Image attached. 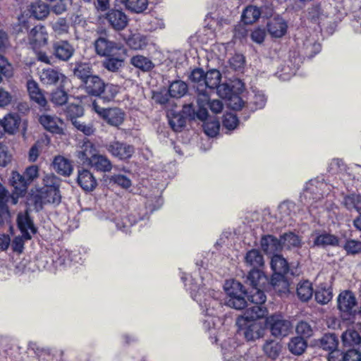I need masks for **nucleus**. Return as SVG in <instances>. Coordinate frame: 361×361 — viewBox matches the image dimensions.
Returning a JSON list of instances; mask_svg holds the SVG:
<instances>
[{
	"label": "nucleus",
	"mask_w": 361,
	"mask_h": 361,
	"mask_svg": "<svg viewBox=\"0 0 361 361\" xmlns=\"http://www.w3.org/2000/svg\"><path fill=\"white\" fill-rule=\"evenodd\" d=\"M8 191L0 183V226L11 229V214L7 206Z\"/></svg>",
	"instance_id": "nucleus-14"
},
{
	"label": "nucleus",
	"mask_w": 361,
	"mask_h": 361,
	"mask_svg": "<svg viewBox=\"0 0 361 361\" xmlns=\"http://www.w3.org/2000/svg\"><path fill=\"white\" fill-rule=\"evenodd\" d=\"M245 262L247 266L252 269H259L264 266V257L259 250L252 249L245 256Z\"/></svg>",
	"instance_id": "nucleus-37"
},
{
	"label": "nucleus",
	"mask_w": 361,
	"mask_h": 361,
	"mask_svg": "<svg viewBox=\"0 0 361 361\" xmlns=\"http://www.w3.org/2000/svg\"><path fill=\"white\" fill-rule=\"evenodd\" d=\"M39 122L46 130L51 133H60L62 130L59 126V123L62 124V121L56 116L42 114L39 118Z\"/></svg>",
	"instance_id": "nucleus-28"
},
{
	"label": "nucleus",
	"mask_w": 361,
	"mask_h": 361,
	"mask_svg": "<svg viewBox=\"0 0 361 361\" xmlns=\"http://www.w3.org/2000/svg\"><path fill=\"white\" fill-rule=\"evenodd\" d=\"M296 332L299 336L302 338H310L312 336L313 330L310 324L305 321H300L298 323L296 328Z\"/></svg>",
	"instance_id": "nucleus-62"
},
{
	"label": "nucleus",
	"mask_w": 361,
	"mask_h": 361,
	"mask_svg": "<svg viewBox=\"0 0 361 361\" xmlns=\"http://www.w3.org/2000/svg\"><path fill=\"white\" fill-rule=\"evenodd\" d=\"M127 50L126 48L123 51H118L109 56L104 57L102 61V66L109 72L117 73L125 66Z\"/></svg>",
	"instance_id": "nucleus-13"
},
{
	"label": "nucleus",
	"mask_w": 361,
	"mask_h": 361,
	"mask_svg": "<svg viewBox=\"0 0 361 361\" xmlns=\"http://www.w3.org/2000/svg\"><path fill=\"white\" fill-rule=\"evenodd\" d=\"M51 100L56 105H63L68 100V94L62 89H57L51 93Z\"/></svg>",
	"instance_id": "nucleus-64"
},
{
	"label": "nucleus",
	"mask_w": 361,
	"mask_h": 361,
	"mask_svg": "<svg viewBox=\"0 0 361 361\" xmlns=\"http://www.w3.org/2000/svg\"><path fill=\"white\" fill-rule=\"evenodd\" d=\"M40 197L44 204L58 205L61 201V195L59 189H41Z\"/></svg>",
	"instance_id": "nucleus-39"
},
{
	"label": "nucleus",
	"mask_w": 361,
	"mask_h": 361,
	"mask_svg": "<svg viewBox=\"0 0 361 361\" xmlns=\"http://www.w3.org/2000/svg\"><path fill=\"white\" fill-rule=\"evenodd\" d=\"M314 297L317 302L324 305L331 300L332 292L329 288L319 287L316 290Z\"/></svg>",
	"instance_id": "nucleus-60"
},
{
	"label": "nucleus",
	"mask_w": 361,
	"mask_h": 361,
	"mask_svg": "<svg viewBox=\"0 0 361 361\" xmlns=\"http://www.w3.org/2000/svg\"><path fill=\"white\" fill-rule=\"evenodd\" d=\"M267 289V287L252 288L250 295L247 293V300L252 304L263 305L267 298L264 291Z\"/></svg>",
	"instance_id": "nucleus-49"
},
{
	"label": "nucleus",
	"mask_w": 361,
	"mask_h": 361,
	"mask_svg": "<svg viewBox=\"0 0 361 361\" xmlns=\"http://www.w3.org/2000/svg\"><path fill=\"white\" fill-rule=\"evenodd\" d=\"M260 247L267 255H275L283 249V243L280 238L271 234L263 235L260 239Z\"/></svg>",
	"instance_id": "nucleus-16"
},
{
	"label": "nucleus",
	"mask_w": 361,
	"mask_h": 361,
	"mask_svg": "<svg viewBox=\"0 0 361 361\" xmlns=\"http://www.w3.org/2000/svg\"><path fill=\"white\" fill-rule=\"evenodd\" d=\"M130 64L143 72H149L155 66L150 59L140 54L133 56L130 59Z\"/></svg>",
	"instance_id": "nucleus-41"
},
{
	"label": "nucleus",
	"mask_w": 361,
	"mask_h": 361,
	"mask_svg": "<svg viewBox=\"0 0 361 361\" xmlns=\"http://www.w3.org/2000/svg\"><path fill=\"white\" fill-rule=\"evenodd\" d=\"M126 8L134 13H140L147 9V0H123Z\"/></svg>",
	"instance_id": "nucleus-52"
},
{
	"label": "nucleus",
	"mask_w": 361,
	"mask_h": 361,
	"mask_svg": "<svg viewBox=\"0 0 361 361\" xmlns=\"http://www.w3.org/2000/svg\"><path fill=\"white\" fill-rule=\"evenodd\" d=\"M89 166L93 168L97 171L109 172L113 167L111 161L106 155L97 153L92 161L88 164Z\"/></svg>",
	"instance_id": "nucleus-26"
},
{
	"label": "nucleus",
	"mask_w": 361,
	"mask_h": 361,
	"mask_svg": "<svg viewBox=\"0 0 361 361\" xmlns=\"http://www.w3.org/2000/svg\"><path fill=\"white\" fill-rule=\"evenodd\" d=\"M286 21L280 16L274 17L267 23V30L270 35L275 38L283 37L287 32Z\"/></svg>",
	"instance_id": "nucleus-20"
},
{
	"label": "nucleus",
	"mask_w": 361,
	"mask_h": 361,
	"mask_svg": "<svg viewBox=\"0 0 361 361\" xmlns=\"http://www.w3.org/2000/svg\"><path fill=\"white\" fill-rule=\"evenodd\" d=\"M10 183L14 188V192L18 196L24 195L27 190V185L30 184L23 175H21L16 171H13L12 173Z\"/></svg>",
	"instance_id": "nucleus-29"
},
{
	"label": "nucleus",
	"mask_w": 361,
	"mask_h": 361,
	"mask_svg": "<svg viewBox=\"0 0 361 361\" xmlns=\"http://www.w3.org/2000/svg\"><path fill=\"white\" fill-rule=\"evenodd\" d=\"M27 87L31 100L37 104L42 110H47V101L38 84L34 80H29L27 83Z\"/></svg>",
	"instance_id": "nucleus-24"
},
{
	"label": "nucleus",
	"mask_w": 361,
	"mask_h": 361,
	"mask_svg": "<svg viewBox=\"0 0 361 361\" xmlns=\"http://www.w3.org/2000/svg\"><path fill=\"white\" fill-rule=\"evenodd\" d=\"M312 286L309 281H305L298 283L297 286V295L302 301H308L312 298Z\"/></svg>",
	"instance_id": "nucleus-51"
},
{
	"label": "nucleus",
	"mask_w": 361,
	"mask_h": 361,
	"mask_svg": "<svg viewBox=\"0 0 361 361\" xmlns=\"http://www.w3.org/2000/svg\"><path fill=\"white\" fill-rule=\"evenodd\" d=\"M66 78L64 74L59 70L48 68L40 73V80L43 84L56 85L61 83Z\"/></svg>",
	"instance_id": "nucleus-21"
},
{
	"label": "nucleus",
	"mask_w": 361,
	"mask_h": 361,
	"mask_svg": "<svg viewBox=\"0 0 361 361\" xmlns=\"http://www.w3.org/2000/svg\"><path fill=\"white\" fill-rule=\"evenodd\" d=\"M80 86L85 92L93 97H97L105 102L112 101L119 92V87L111 83H105L98 75H93Z\"/></svg>",
	"instance_id": "nucleus-1"
},
{
	"label": "nucleus",
	"mask_w": 361,
	"mask_h": 361,
	"mask_svg": "<svg viewBox=\"0 0 361 361\" xmlns=\"http://www.w3.org/2000/svg\"><path fill=\"white\" fill-rule=\"evenodd\" d=\"M204 286L198 288L196 286L190 288L191 297L200 305L206 315L213 316L214 311L221 307V302L219 298L221 293L214 290H207Z\"/></svg>",
	"instance_id": "nucleus-3"
},
{
	"label": "nucleus",
	"mask_w": 361,
	"mask_h": 361,
	"mask_svg": "<svg viewBox=\"0 0 361 361\" xmlns=\"http://www.w3.org/2000/svg\"><path fill=\"white\" fill-rule=\"evenodd\" d=\"M337 303L340 311L350 313L356 305V299L351 291L345 290L339 294Z\"/></svg>",
	"instance_id": "nucleus-25"
},
{
	"label": "nucleus",
	"mask_w": 361,
	"mask_h": 361,
	"mask_svg": "<svg viewBox=\"0 0 361 361\" xmlns=\"http://www.w3.org/2000/svg\"><path fill=\"white\" fill-rule=\"evenodd\" d=\"M19 124L20 120L18 116L8 114L3 120L0 119V128H3L4 131L9 134H13Z\"/></svg>",
	"instance_id": "nucleus-45"
},
{
	"label": "nucleus",
	"mask_w": 361,
	"mask_h": 361,
	"mask_svg": "<svg viewBox=\"0 0 361 361\" xmlns=\"http://www.w3.org/2000/svg\"><path fill=\"white\" fill-rule=\"evenodd\" d=\"M188 85L180 80L173 81L169 87V94L171 97L180 98L188 92Z\"/></svg>",
	"instance_id": "nucleus-48"
},
{
	"label": "nucleus",
	"mask_w": 361,
	"mask_h": 361,
	"mask_svg": "<svg viewBox=\"0 0 361 361\" xmlns=\"http://www.w3.org/2000/svg\"><path fill=\"white\" fill-rule=\"evenodd\" d=\"M98 37L94 42L95 53L102 57L109 56L118 51H123L125 47L110 40L107 31L102 29L97 31Z\"/></svg>",
	"instance_id": "nucleus-7"
},
{
	"label": "nucleus",
	"mask_w": 361,
	"mask_h": 361,
	"mask_svg": "<svg viewBox=\"0 0 361 361\" xmlns=\"http://www.w3.org/2000/svg\"><path fill=\"white\" fill-rule=\"evenodd\" d=\"M253 95L251 97L250 102H247L246 109L250 111H255L264 107L267 102V97L262 91H252Z\"/></svg>",
	"instance_id": "nucleus-36"
},
{
	"label": "nucleus",
	"mask_w": 361,
	"mask_h": 361,
	"mask_svg": "<svg viewBox=\"0 0 361 361\" xmlns=\"http://www.w3.org/2000/svg\"><path fill=\"white\" fill-rule=\"evenodd\" d=\"M65 114L67 118L73 124L74 121H78L77 118L83 115V108L80 105L71 104L66 106Z\"/></svg>",
	"instance_id": "nucleus-57"
},
{
	"label": "nucleus",
	"mask_w": 361,
	"mask_h": 361,
	"mask_svg": "<svg viewBox=\"0 0 361 361\" xmlns=\"http://www.w3.org/2000/svg\"><path fill=\"white\" fill-rule=\"evenodd\" d=\"M317 345L324 350L331 352L338 348V339L334 334H326L317 341Z\"/></svg>",
	"instance_id": "nucleus-38"
},
{
	"label": "nucleus",
	"mask_w": 361,
	"mask_h": 361,
	"mask_svg": "<svg viewBox=\"0 0 361 361\" xmlns=\"http://www.w3.org/2000/svg\"><path fill=\"white\" fill-rule=\"evenodd\" d=\"M221 79V74L219 71L216 69H212L205 73L204 75V85L203 94L208 95L207 89L214 90L220 83Z\"/></svg>",
	"instance_id": "nucleus-33"
},
{
	"label": "nucleus",
	"mask_w": 361,
	"mask_h": 361,
	"mask_svg": "<svg viewBox=\"0 0 361 361\" xmlns=\"http://www.w3.org/2000/svg\"><path fill=\"white\" fill-rule=\"evenodd\" d=\"M327 184L323 180L318 179L310 180L306 183V186L300 198L302 203L308 207L317 208L318 205L314 204L320 201L324 195Z\"/></svg>",
	"instance_id": "nucleus-5"
},
{
	"label": "nucleus",
	"mask_w": 361,
	"mask_h": 361,
	"mask_svg": "<svg viewBox=\"0 0 361 361\" xmlns=\"http://www.w3.org/2000/svg\"><path fill=\"white\" fill-rule=\"evenodd\" d=\"M342 341L345 346H355L360 342V336L353 329H348L341 336Z\"/></svg>",
	"instance_id": "nucleus-53"
},
{
	"label": "nucleus",
	"mask_w": 361,
	"mask_h": 361,
	"mask_svg": "<svg viewBox=\"0 0 361 361\" xmlns=\"http://www.w3.org/2000/svg\"><path fill=\"white\" fill-rule=\"evenodd\" d=\"M98 153L94 145L90 140L84 141L76 152V156L83 165H88Z\"/></svg>",
	"instance_id": "nucleus-18"
},
{
	"label": "nucleus",
	"mask_w": 361,
	"mask_h": 361,
	"mask_svg": "<svg viewBox=\"0 0 361 361\" xmlns=\"http://www.w3.org/2000/svg\"><path fill=\"white\" fill-rule=\"evenodd\" d=\"M75 48L66 40H61L53 44L52 54L61 61H68L74 54Z\"/></svg>",
	"instance_id": "nucleus-17"
},
{
	"label": "nucleus",
	"mask_w": 361,
	"mask_h": 361,
	"mask_svg": "<svg viewBox=\"0 0 361 361\" xmlns=\"http://www.w3.org/2000/svg\"><path fill=\"white\" fill-rule=\"evenodd\" d=\"M321 51V45L312 37H307L303 41L300 52L308 58H312Z\"/></svg>",
	"instance_id": "nucleus-43"
},
{
	"label": "nucleus",
	"mask_w": 361,
	"mask_h": 361,
	"mask_svg": "<svg viewBox=\"0 0 361 361\" xmlns=\"http://www.w3.org/2000/svg\"><path fill=\"white\" fill-rule=\"evenodd\" d=\"M73 73L75 77L80 80V85L93 75L92 66L87 63H77L73 68Z\"/></svg>",
	"instance_id": "nucleus-46"
},
{
	"label": "nucleus",
	"mask_w": 361,
	"mask_h": 361,
	"mask_svg": "<svg viewBox=\"0 0 361 361\" xmlns=\"http://www.w3.org/2000/svg\"><path fill=\"white\" fill-rule=\"evenodd\" d=\"M52 165L54 171L64 177L70 176L73 170L71 161L62 156L55 157Z\"/></svg>",
	"instance_id": "nucleus-27"
},
{
	"label": "nucleus",
	"mask_w": 361,
	"mask_h": 361,
	"mask_svg": "<svg viewBox=\"0 0 361 361\" xmlns=\"http://www.w3.org/2000/svg\"><path fill=\"white\" fill-rule=\"evenodd\" d=\"M266 324L271 335L276 338L286 336L292 326L290 322L284 319L283 316L280 314H274L267 317Z\"/></svg>",
	"instance_id": "nucleus-10"
},
{
	"label": "nucleus",
	"mask_w": 361,
	"mask_h": 361,
	"mask_svg": "<svg viewBox=\"0 0 361 361\" xmlns=\"http://www.w3.org/2000/svg\"><path fill=\"white\" fill-rule=\"evenodd\" d=\"M61 180L56 175L47 174L43 178V187L42 189H59L60 188Z\"/></svg>",
	"instance_id": "nucleus-61"
},
{
	"label": "nucleus",
	"mask_w": 361,
	"mask_h": 361,
	"mask_svg": "<svg viewBox=\"0 0 361 361\" xmlns=\"http://www.w3.org/2000/svg\"><path fill=\"white\" fill-rule=\"evenodd\" d=\"M281 240L283 243V247H286L288 249H290L291 247H298L300 246L299 237L292 232L286 233L282 235Z\"/></svg>",
	"instance_id": "nucleus-55"
},
{
	"label": "nucleus",
	"mask_w": 361,
	"mask_h": 361,
	"mask_svg": "<svg viewBox=\"0 0 361 361\" xmlns=\"http://www.w3.org/2000/svg\"><path fill=\"white\" fill-rule=\"evenodd\" d=\"M103 146L111 157L120 161L130 159L135 152L133 145L116 138L106 142Z\"/></svg>",
	"instance_id": "nucleus-6"
},
{
	"label": "nucleus",
	"mask_w": 361,
	"mask_h": 361,
	"mask_svg": "<svg viewBox=\"0 0 361 361\" xmlns=\"http://www.w3.org/2000/svg\"><path fill=\"white\" fill-rule=\"evenodd\" d=\"M92 109L110 126L118 127L124 121L125 113L120 108H103L96 102L92 103Z\"/></svg>",
	"instance_id": "nucleus-9"
},
{
	"label": "nucleus",
	"mask_w": 361,
	"mask_h": 361,
	"mask_svg": "<svg viewBox=\"0 0 361 361\" xmlns=\"http://www.w3.org/2000/svg\"><path fill=\"white\" fill-rule=\"evenodd\" d=\"M261 11L257 6H249L243 11L242 20L245 24H252L259 19Z\"/></svg>",
	"instance_id": "nucleus-50"
},
{
	"label": "nucleus",
	"mask_w": 361,
	"mask_h": 361,
	"mask_svg": "<svg viewBox=\"0 0 361 361\" xmlns=\"http://www.w3.org/2000/svg\"><path fill=\"white\" fill-rule=\"evenodd\" d=\"M48 32L42 25H37L28 33V43L33 51L40 49L47 44Z\"/></svg>",
	"instance_id": "nucleus-12"
},
{
	"label": "nucleus",
	"mask_w": 361,
	"mask_h": 361,
	"mask_svg": "<svg viewBox=\"0 0 361 361\" xmlns=\"http://www.w3.org/2000/svg\"><path fill=\"white\" fill-rule=\"evenodd\" d=\"M264 353L273 359L277 357L281 350V345L274 340L267 341L263 346Z\"/></svg>",
	"instance_id": "nucleus-54"
},
{
	"label": "nucleus",
	"mask_w": 361,
	"mask_h": 361,
	"mask_svg": "<svg viewBox=\"0 0 361 361\" xmlns=\"http://www.w3.org/2000/svg\"><path fill=\"white\" fill-rule=\"evenodd\" d=\"M109 25L115 30H122L128 25V18L126 13L120 9H110L105 16Z\"/></svg>",
	"instance_id": "nucleus-15"
},
{
	"label": "nucleus",
	"mask_w": 361,
	"mask_h": 361,
	"mask_svg": "<svg viewBox=\"0 0 361 361\" xmlns=\"http://www.w3.org/2000/svg\"><path fill=\"white\" fill-rule=\"evenodd\" d=\"M361 202V197L356 195H348L344 198L343 204L348 210L355 209L357 212V209H361L359 205Z\"/></svg>",
	"instance_id": "nucleus-63"
},
{
	"label": "nucleus",
	"mask_w": 361,
	"mask_h": 361,
	"mask_svg": "<svg viewBox=\"0 0 361 361\" xmlns=\"http://www.w3.org/2000/svg\"><path fill=\"white\" fill-rule=\"evenodd\" d=\"M203 121V129L205 134L209 137H214L219 133L220 123L218 120L214 118L210 121L204 120Z\"/></svg>",
	"instance_id": "nucleus-58"
},
{
	"label": "nucleus",
	"mask_w": 361,
	"mask_h": 361,
	"mask_svg": "<svg viewBox=\"0 0 361 361\" xmlns=\"http://www.w3.org/2000/svg\"><path fill=\"white\" fill-rule=\"evenodd\" d=\"M246 282L252 288H266L269 284V279L260 269H252L247 276Z\"/></svg>",
	"instance_id": "nucleus-22"
},
{
	"label": "nucleus",
	"mask_w": 361,
	"mask_h": 361,
	"mask_svg": "<svg viewBox=\"0 0 361 361\" xmlns=\"http://www.w3.org/2000/svg\"><path fill=\"white\" fill-rule=\"evenodd\" d=\"M187 120L185 116L179 112L173 114L169 122L173 130L180 131L182 128L185 126Z\"/></svg>",
	"instance_id": "nucleus-56"
},
{
	"label": "nucleus",
	"mask_w": 361,
	"mask_h": 361,
	"mask_svg": "<svg viewBox=\"0 0 361 361\" xmlns=\"http://www.w3.org/2000/svg\"><path fill=\"white\" fill-rule=\"evenodd\" d=\"M125 42L130 49L140 50L147 46L149 38L147 36L142 34L134 33L130 35L127 38H125Z\"/></svg>",
	"instance_id": "nucleus-32"
},
{
	"label": "nucleus",
	"mask_w": 361,
	"mask_h": 361,
	"mask_svg": "<svg viewBox=\"0 0 361 361\" xmlns=\"http://www.w3.org/2000/svg\"><path fill=\"white\" fill-rule=\"evenodd\" d=\"M30 11L35 18L42 20L49 15L50 9L46 3L37 0L31 4Z\"/></svg>",
	"instance_id": "nucleus-40"
},
{
	"label": "nucleus",
	"mask_w": 361,
	"mask_h": 361,
	"mask_svg": "<svg viewBox=\"0 0 361 361\" xmlns=\"http://www.w3.org/2000/svg\"><path fill=\"white\" fill-rule=\"evenodd\" d=\"M307 347V341L301 336L292 338L288 343V349L295 355H302Z\"/></svg>",
	"instance_id": "nucleus-47"
},
{
	"label": "nucleus",
	"mask_w": 361,
	"mask_h": 361,
	"mask_svg": "<svg viewBox=\"0 0 361 361\" xmlns=\"http://www.w3.org/2000/svg\"><path fill=\"white\" fill-rule=\"evenodd\" d=\"M267 288H272L281 296L289 292L288 281L284 278V276L281 275H273Z\"/></svg>",
	"instance_id": "nucleus-30"
},
{
	"label": "nucleus",
	"mask_w": 361,
	"mask_h": 361,
	"mask_svg": "<svg viewBox=\"0 0 361 361\" xmlns=\"http://www.w3.org/2000/svg\"><path fill=\"white\" fill-rule=\"evenodd\" d=\"M338 245L337 236L326 231L317 235L314 240V245L326 247L327 246H336Z\"/></svg>",
	"instance_id": "nucleus-42"
},
{
	"label": "nucleus",
	"mask_w": 361,
	"mask_h": 361,
	"mask_svg": "<svg viewBox=\"0 0 361 361\" xmlns=\"http://www.w3.org/2000/svg\"><path fill=\"white\" fill-rule=\"evenodd\" d=\"M271 267L274 271V275L284 276L288 274L289 267L287 261L280 255L275 254L271 257Z\"/></svg>",
	"instance_id": "nucleus-35"
},
{
	"label": "nucleus",
	"mask_w": 361,
	"mask_h": 361,
	"mask_svg": "<svg viewBox=\"0 0 361 361\" xmlns=\"http://www.w3.org/2000/svg\"><path fill=\"white\" fill-rule=\"evenodd\" d=\"M163 201L160 196H155L148 199L145 202V208H139V211H134L128 216L121 218L116 223L118 229L127 233L130 232V228L138 221L142 220L147 215L148 212L150 213L158 209L162 204Z\"/></svg>",
	"instance_id": "nucleus-2"
},
{
	"label": "nucleus",
	"mask_w": 361,
	"mask_h": 361,
	"mask_svg": "<svg viewBox=\"0 0 361 361\" xmlns=\"http://www.w3.org/2000/svg\"><path fill=\"white\" fill-rule=\"evenodd\" d=\"M208 95L203 94V97L197 96V103L198 106V110L195 109L192 104H188L183 106L182 111H180L183 115L188 120H195L196 118L200 121L207 120L208 117L207 108L206 104L208 103Z\"/></svg>",
	"instance_id": "nucleus-11"
},
{
	"label": "nucleus",
	"mask_w": 361,
	"mask_h": 361,
	"mask_svg": "<svg viewBox=\"0 0 361 361\" xmlns=\"http://www.w3.org/2000/svg\"><path fill=\"white\" fill-rule=\"evenodd\" d=\"M204 75V71L202 68H200L193 69L189 75V80L192 82L193 87L196 89L198 96H201L202 97L205 82Z\"/></svg>",
	"instance_id": "nucleus-31"
},
{
	"label": "nucleus",
	"mask_w": 361,
	"mask_h": 361,
	"mask_svg": "<svg viewBox=\"0 0 361 361\" xmlns=\"http://www.w3.org/2000/svg\"><path fill=\"white\" fill-rule=\"evenodd\" d=\"M77 182L85 191H92L97 185V182L93 174L87 169H79Z\"/></svg>",
	"instance_id": "nucleus-23"
},
{
	"label": "nucleus",
	"mask_w": 361,
	"mask_h": 361,
	"mask_svg": "<svg viewBox=\"0 0 361 361\" xmlns=\"http://www.w3.org/2000/svg\"><path fill=\"white\" fill-rule=\"evenodd\" d=\"M226 293L225 304L235 310H243L247 305V291L243 286L235 280L226 281L224 284Z\"/></svg>",
	"instance_id": "nucleus-4"
},
{
	"label": "nucleus",
	"mask_w": 361,
	"mask_h": 361,
	"mask_svg": "<svg viewBox=\"0 0 361 361\" xmlns=\"http://www.w3.org/2000/svg\"><path fill=\"white\" fill-rule=\"evenodd\" d=\"M280 216L286 222L288 220L293 219L296 214L297 206L291 201H284L281 203L278 207Z\"/></svg>",
	"instance_id": "nucleus-44"
},
{
	"label": "nucleus",
	"mask_w": 361,
	"mask_h": 361,
	"mask_svg": "<svg viewBox=\"0 0 361 361\" xmlns=\"http://www.w3.org/2000/svg\"><path fill=\"white\" fill-rule=\"evenodd\" d=\"M239 326L238 334L244 336L247 341H254L264 334L265 329L259 321H245L238 319Z\"/></svg>",
	"instance_id": "nucleus-8"
},
{
	"label": "nucleus",
	"mask_w": 361,
	"mask_h": 361,
	"mask_svg": "<svg viewBox=\"0 0 361 361\" xmlns=\"http://www.w3.org/2000/svg\"><path fill=\"white\" fill-rule=\"evenodd\" d=\"M50 25L54 32L57 35H61L68 32L69 24L64 18H59L55 21L51 22Z\"/></svg>",
	"instance_id": "nucleus-59"
},
{
	"label": "nucleus",
	"mask_w": 361,
	"mask_h": 361,
	"mask_svg": "<svg viewBox=\"0 0 361 361\" xmlns=\"http://www.w3.org/2000/svg\"><path fill=\"white\" fill-rule=\"evenodd\" d=\"M267 313V310L264 305L252 303V305L246 310L244 317L239 319L245 321H258L257 319L264 317Z\"/></svg>",
	"instance_id": "nucleus-34"
},
{
	"label": "nucleus",
	"mask_w": 361,
	"mask_h": 361,
	"mask_svg": "<svg viewBox=\"0 0 361 361\" xmlns=\"http://www.w3.org/2000/svg\"><path fill=\"white\" fill-rule=\"evenodd\" d=\"M17 224L23 237L25 240H30L32 236L29 231L32 234L36 233L37 228L34 225L33 221L31 219L27 212L25 214L19 213L17 217Z\"/></svg>",
	"instance_id": "nucleus-19"
}]
</instances>
